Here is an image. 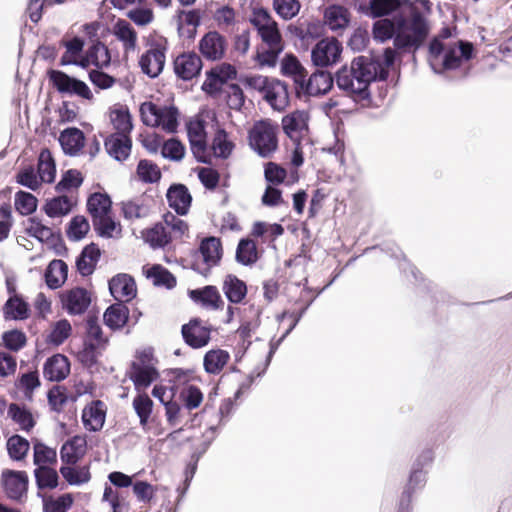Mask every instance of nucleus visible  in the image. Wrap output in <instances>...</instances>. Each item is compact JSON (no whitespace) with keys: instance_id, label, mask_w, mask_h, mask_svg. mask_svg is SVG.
<instances>
[{"instance_id":"obj_1","label":"nucleus","mask_w":512,"mask_h":512,"mask_svg":"<svg viewBox=\"0 0 512 512\" xmlns=\"http://www.w3.org/2000/svg\"><path fill=\"white\" fill-rule=\"evenodd\" d=\"M388 72L379 60L370 56L355 57L349 66L341 67L336 75L337 87L348 96L359 100L370 97L369 87L377 80H384Z\"/></svg>"},{"instance_id":"obj_2","label":"nucleus","mask_w":512,"mask_h":512,"mask_svg":"<svg viewBox=\"0 0 512 512\" xmlns=\"http://www.w3.org/2000/svg\"><path fill=\"white\" fill-rule=\"evenodd\" d=\"M396 27L394 46L404 51H416L430 32L427 18L415 7H411L407 15L396 14Z\"/></svg>"},{"instance_id":"obj_3","label":"nucleus","mask_w":512,"mask_h":512,"mask_svg":"<svg viewBox=\"0 0 512 512\" xmlns=\"http://www.w3.org/2000/svg\"><path fill=\"white\" fill-rule=\"evenodd\" d=\"M473 50L470 42L459 40L444 44L438 38H434L429 44V63L435 73L454 70L459 68L464 60L472 58Z\"/></svg>"},{"instance_id":"obj_4","label":"nucleus","mask_w":512,"mask_h":512,"mask_svg":"<svg viewBox=\"0 0 512 512\" xmlns=\"http://www.w3.org/2000/svg\"><path fill=\"white\" fill-rule=\"evenodd\" d=\"M279 126L270 119L256 121L248 133L249 146L262 158H270L278 149Z\"/></svg>"},{"instance_id":"obj_5","label":"nucleus","mask_w":512,"mask_h":512,"mask_svg":"<svg viewBox=\"0 0 512 512\" xmlns=\"http://www.w3.org/2000/svg\"><path fill=\"white\" fill-rule=\"evenodd\" d=\"M140 114L143 123L147 126H161L169 133L177 129L179 112L174 106L160 107L152 102H144L140 106Z\"/></svg>"},{"instance_id":"obj_6","label":"nucleus","mask_w":512,"mask_h":512,"mask_svg":"<svg viewBox=\"0 0 512 512\" xmlns=\"http://www.w3.org/2000/svg\"><path fill=\"white\" fill-rule=\"evenodd\" d=\"M48 78L56 90L61 94L75 95L92 101L94 96L88 85L60 70L48 71Z\"/></svg>"},{"instance_id":"obj_7","label":"nucleus","mask_w":512,"mask_h":512,"mask_svg":"<svg viewBox=\"0 0 512 512\" xmlns=\"http://www.w3.org/2000/svg\"><path fill=\"white\" fill-rule=\"evenodd\" d=\"M250 22L264 43L275 44L282 41L278 24L266 9H254Z\"/></svg>"},{"instance_id":"obj_8","label":"nucleus","mask_w":512,"mask_h":512,"mask_svg":"<svg viewBox=\"0 0 512 512\" xmlns=\"http://www.w3.org/2000/svg\"><path fill=\"white\" fill-rule=\"evenodd\" d=\"M228 41L218 31H209L199 40L198 50L201 56L208 61H220L227 52Z\"/></svg>"},{"instance_id":"obj_9","label":"nucleus","mask_w":512,"mask_h":512,"mask_svg":"<svg viewBox=\"0 0 512 512\" xmlns=\"http://www.w3.org/2000/svg\"><path fill=\"white\" fill-rule=\"evenodd\" d=\"M342 52L340 42L334 37L320 40L311 52V59L315 66L327 67L335 64Z\"/></svg>"},{"instance_id":"obj_10","label":"nucleus","mask_w":512,"mask_h":512,"mask_svg":"<svg viewBox=\"0 0 512 512\" xmlns=\"http://www.w3.org/2000/svg\"><path fill=\"white\" fill-rule=\"evenodd\" d=\"M309 113L304 110H296L282 119V127L285 134L293 141H309Z\"/></svg>"},{"instance_id":"obj_11","label":"nucleus","mask_w":512,"mask_h":512,"mask_svg":"<svg viewBox=\"0 0 512 512\" xmlns=\"http://www.w3.org/2000/svg\"><path fill=\"white\" fill-rule=\"evenodd\" d=\"M1 480L8 498L21 501L26 497L29 480L25 471L4 470Z\"/></svg>"},{"instance_id":"obj_12","label":"nucleus","mask_w":512,"mask_h":512,"mask_svg":"<svg viewBox=\"0 0 512 512\" xmlns=\"http://www.w3.org/2000/svg\"><path fill=\"white\" fill-rule=\"evenodd\" d=\"M181 333L185 343L194 349L206 346L211 338V329L197 318L184 324Z\"/></svg>"},{"instance_id":"obj_13","label":"nucleus","mask_w":512,"mask_h":512,"mask_svg":"<svg viewBox=\"0 0 512 512\" xmlns=\"http://www.w3.org/2000/svg\"><path fill=\"white\" fill-rule=\"evenodd\" d=\"M334 78L331 73L327 71H316L306 80L302 81L297 89L298 94H305L309 96H318L326 94L333 86Z\"/></svg>"},{"instance_id":"obj_14","label":"nucleus","mask_w":512,"mask_h":512,"mask_svg":"<svg viewBox=\"0 0 512 512\" xmlns=\"http://www.w3.org/2000/svg\"><path fill=\"white\" fill-rule=\"evenodd\" d=\"M187 134L191 151L199 162H206V132L202 120L190 121L187 124Z\"/></svg>"},{"instance_id":"obj_15","label":"nucleus","mask_w":512,"mask_h":512,"mask_svg":"<svg viewBox=\"0 0 512 512\" xmlns=\"http://www.w3.org/2000/svg\"><path fill=\"white\" fill-rule=\"evenodd\" d=\"M426 473L427 472L425 470L412 467L408 483L400 497L397 512H411L412 495L425 486Z\"/></svg>"},{"instance_id":"obj_16","label":"nucleus","mask_w":512,"mask_h":512,"mask_svg":"<svg viewBox=\"0 0 512 512\" xmlns=\"http://www.w3.org/2000/svg\"><path fill=\"white\" fill-rule=\"evenodd\" d=\"M202 68V60L194 52L183 53L174 60V71L183 80H191Z\"/></svg>"},{"instance_id":"obj_17","label":"nucleus","mask_w":512,"mask_h":512,"mask_svg":"<svg viewBox=\"0 0 512 512\" xmlns=\"http://www.w3.org/2000/svg\"><path fill=\"white\" fill-rule=\"evenodd\" d=\"M62 303L69 314L80 315L89 307L91 297L86 289L76 287L63 293Z\"/></svg>"},{"instance_id":"obj_18","label":"nucleus","mask_w":512,"mask_h":512,"mask_svg":"<svg viewBox=\"0 0 512 512\" xmlns=\"http://www.w3.org/2000/svg\"><path fill=\"white\" fill-rule=\"evenodd\" d=\"M111 295L118 302L129 301L136 296L137 288L134 279L127 274H118L109 281Z\"/></svg>"},{"instance_id":"obj_19","label":"nucleus","mask_w":512,"mask_h":512,"mask_svg":"<svg viewBox=\"0 0 512 512\" xmlns=\"http://www.w3.org/2000/svg\"><path fill=\"white\" fill-rule=\"evenodd\" d=\"M139 64L143 73L151 78L157 77L165 64L164 49L160 46L150 48L141 56Z\"/></svg>"},{"instance_id":"obj_20","label":"nucleus","mask_w":512,"mask_h":512,"mask_svg":"<svg viewBox=\"0 0 512 512\" xmlns=\"http://www.w3.org/2000/svg\"><path fill=\"white\" fill-rule=\"evenodd\" d=\"M199 254L202 258L203 264L205 265L206 271L217 266L223 254L220 239L214 236L203 239L199 246Z\"/></svg>"},{"instance_id":"obj_21","label":"nucleus","mask_w":512,"mask_h":512,"mask_svg":"<svg viewBox=\"0 0 512 512\" xmlns=\"http://www.w3.org/2000/svg\"><path fill=\"white\" fill-rule=\"evenodd\" d=\"M263 98L274 110L283 111L289 104L287 85L284 82L273 78L263 94Z\"/></svg>"},{"instance_id":"obj_22","label":"nucleus","mask_w":512,"mask_h":512,"mask_svg":"<svg viewBox=\"0 0 512 512\" xmlns=\"http://www.w3.org/2000/svg\"><path fill=\"white\" fill-rule=\"evenodd\" d=\"M159 377L157 370L148 364L133 362L129 371V378L133 381L135 389H146Z\"/></svg>"},{"instance_id":"obj_23","label":"nucleus","mask_w":512,"mask_h":512,"mask_svg":"<svg viewBox=\"0 0 512 512\" xmlns=\"http://www.w3.org/2000/svg\"><path fill=\"white\" fill-rule=\"evenodd\" d=\"M70 372V363L66 356L56 354L48 358L44 364L43 374L49 381L59 382Z\"/></svg>"},{"instance_id":"obj_24","label":"nucleus","mask_w":512,"mask_h":512,"mask_svg":"<svg viewBox=\"0 0 512 512\" xmlns=\"http://www.w3.org/2000/svg\"><path fill=\"white\" fill-rule=\"evenodd\" d=\"M166 198L169 206L179 215H185L188 212L192 201L191 194L183 184L171 185L167 191Z\"/></svg>"},{"instance_id":"obj_25","label":"nucleus","mask_w":512,"mask_h":512,"mask_svg":"<svg viewBox=\"0 0 512 512\" xmlns=\"http://www.w3.org/2000/svg\"><path fill=\"white\" fill-rule=\"evenodd\" d=\"M59 143L66 155L76 156L84 147L85 135L76 127L66 128L60 133Z\"/></svg>"},{"instance_id":"obj_26","label":"nucleus","mask_w":512,"mask_h":512,"mask_svg":"<svg viewBox=\"0 0 512 512\" xmlns=\"http://www.w3.org/2000/svg\"><path fill=\"white\" fill-rule=\"evenodd\" d=\"M104 145L111 157L117 161H123L130 155L132 141L125 134H111L106 138Z\"/></svg>"},{"instance_id":"obj_27","label":"nucleus","mask_w":512,"mask_h":512,"mask_svg":"<svg viewBox=\"0 0 512 512\" xmlns=\"http://www.w3.org/2000/svg\"><path fill=\"white\" fill-rule=\"evenodd\" d=\"M150 208V199L145 196L121 202L122 214L129 221L146 218L150 214Z\"/></svg>"},{"instance_id":"obj_28","label":"nucleus","mask_w":512,"mask_h":512,"mask_svg":"<svg viewBox=\"0 0 512 512\" xmlns=\"http://www.w3.org/2000/svg\"><path fill=\"white\" fill-rule=\"evenodd\" d=\"M189 296L194 302L210 310L219 309L224 304L218 289L211 285L191 290Z\"/></svg>"},{"instance_id":"obj_29","label":"nucleus","mask_w":512,"mask_h":512,"mask_svg":"<svg viewBox=\"0 0 512 512\" xmlns=\"http://www.w3.org/2000/svg\"><path fill=\"white\" fill-rule=\"evenodd\" d=\"M106 413L104 405L100 400L93 401L85 407L82 413V420L86 429L96 432L102 429Z\"/></svg>"},{"instance_id":"obj_30","label":"nucleus","mask_w":512,"mask_h":512,"mask_svg":"<svg viewBox=\"0 0 512 512\" xmlns=\"http://www.w3.org/2000/svg\"><path fill=\"white\" fill-rule=\"evenodd\" d=\"M86 446L85 437L74 436L61 447V460L67 464H75L85 454Z\"/></svg>"},{"instance_id":"obj_31","label":"nucleus","mask_w":512,"mask_h":512,"mask_svg":"<svg viewBox=\"0 0 512 512\" xmlns=\"http://www.w3.org/2000/svg\"><path fill=\"white\" fill-rule=\"evenodd\" d=\"M128 318L129 309L123 302L110 305L103 315L104 323L112 330H118L124 327Z\"/></svg>"},{"instance_id":"obj_32","label":"nucleus","mask_w":512,"mask_h":512,"mask_svg":"<svg viewBox=\"0 0 512 512\" xmlns=\"http://www.w3.org/2000/svg\"><path fill=\"white\" fill-rule=\"evenodd\" d=\"M100 257V250L95 244L87 245L76 260L77 270L82 276L91 275Z\"/></svg>"},{"instance_id":"obj_33","label":"nucleus","mask_w":512,"mask_h":512,"mask_svg":"<svg viewBox=\"0 0 512 512\" xmlns=\"http://www.w3.org/2000/svg\"><path fill=\"white\" fill-rule=\"evenodd\" d=\"M281 72L284 76L292 78L296 90L299 88L304 78H306L305 68L293 54H286L283 57L281 61Z\"/></svg>"},{"instance_id":"obj_34","label":"nucleus","mask_w":512,"mask_h":512,"mask_svg":"<svg viewBox=\"0 0 512 512\" xmlns=\"http://www.w3.org/2000/svg\"><path fill=\"white\" fill-rule=\"evenodd\" d=\"M68 266L61 259L50 262L45 272L46 284L51 289L59 288L67 279Z\"/></svg>"},{"instance_id":"obj_35","label":"nucleus","mask_w":512,"mask_h":512,"mask_svg":"<svg viewBox=\"0 0 512 512\" xmlns=\"http://www.w3.org/2000/svg\"><path fill=\"white\" fill-rule=\"evenodd\" d=\"M350 13L347 8L340 5H332L325 11V22L330 30L339 31L345 29L350 22Z\"/></svg>"},{"instance_id":"obj_36","label":"nucleus","mask_w":512,"mask_h":512,"mask_svg":"<svg viewBox=\"0 0 512 512\" xmlns=\"http://www.w3.org/2000/svg\"><path fill=\"white\" fill-rule=\"evenodd\" d=\"M116 38L122 42L125 52L134 51L137 43V33L129 22L118 20L113 28Z\"/></svg>"},{"instance_id":"obj_37","label":"nucleus","mask_w":512,"mask_h":512,"mask_svg":"<svg viewBox=\"0 0 512 512\" xmlns=\"http://www.w3.org/2000/svg\"><path fill=\"white\" fill-rule=\"evenodd\" d=\"M74 206V201L67 195L53 197L46 201L45 213L51 218L62 217L69 214Z\"/></svg>"},{"instance_id":"obj_38","label":"nucleus","mask_w":512,"mask_h":512,"mask_svg":"<svg viewBox=\"0 0 512 512\" xmlns=\"http://www.w3.org/2000/svg\"><path fill=\"white\" fill-rule=\"evenodd\" d=\"M111 199L108 195L94 193L87 200V209L92 221L107 214H111Z\"/></svg>"},{"instance_id":"obj_39","label":"nucleus","mask_w":512,"mask_h":512,"mask_svg":"<svg viewBox=\"0 0 512 512\" xmlns=\"http://www.w3.org/2000/svg\"><path fill=\"white\" fill-rule=\"evenodd\" d=\"M223 291L231 303H240L247 294L246 284L234 275L226 276L223 283Z\"/></svg>"},{"instance_id":"obj_40","label":"nucleus","mask_w":512,"mask_h":512,"mask_svg":"<svg viewBox=\"0 0 512 512\" xmlns=\"http://www.w3.org/2000/svg\"><path fill=\"white\" fill-rule=\"evenodd\" d=\"M230 355L227 351L222 349H212L206 352L203 365L204 369L209 374H218L227 364Z\"/></svg>"},{"instance_id":"obj_41","label":"nucleus","mask_w":512,"mask_h":512,"mask_svg":"<svg viewBox=\"0 0 512 512\" xmlns=\"http://www.w3.org/2000/svg\"><path fill=\"white\" fill-rule=\"evenodd\" d=\"M144 273L148 279L152 280L155 286H162L167 289H172L176 286V278L160 264L152 265Z\"/></svg>"},{"instance_id":"obj_42","label":"nucleus","mask_w":512,"mask_h":512,"mask_svg":"<svg viewBox=\"0 0 512 512\" xmlns=\"http://www.w3.org/2000/svg\"><path fill=\"white\" fill-rule=\"evenodd\" d=\"M8 417H10L20 429L29 432L35 426V420L32 413L17 403H11L8 407Z\"/></svg>"},{"instance_id":"obj_43","label":"nucleus","mask_w":512,"mask_h":512,"mask_svg":"<svg viewBox=\"0 0 512 512\" xmlns=\"http://www.w3.org/2000/svg\"><path fill=\"white\" fill-rule=\"evenodd\" d=\"M259 258L256 243L248 238L241 239L236 249V261L249 266L257 262Z\"/></svg>"},{"instance_id":"obj_44","label":"nucleus","mask_w":512,"mask_h":512,"mask_svg":"<svg viewBox=\"0 0 512 512\" xmlns=\"http://www.w3.org/2000/svg\"><path fill=\"white\" fill-rule=\"evenodd\" d=\"M38 177L42 182L52 183L56 175L55 161L49 149H42L38 157Z\"/></svg>"},{"instance_id":"obj_45","label":"nucleus","mask_w":512,"mask_h":512,"mask_svg":"<svg viewBox=\"0 0 512 512\" xmlns=\"http://www.w3.org/2000/svg\"><path fill=\"white\" fill-rule=\"evenodd\" d=\"M396 15L392 18H383L373 24V36L375 40L385 42L396 37Z\"/></svg>"},{"instance_id":"obj_46","label":"nucleus","mask_w":512,"mask_h":512,"mask_svg":"<svg viewBox=\"0 0 512 512\" xmlns=\"http://www.w3.org/2000/svg\"><path fill=\"white\" fill-rule=\"evenodd\" d=\"M6 448L9 457L14 461H21L25 459L30 449L29 441L18 435H12L7 439Z\"/></svg>"},{"instance_id":"obj_47","label":"nucleus","mask_w":512,"mask_h":512,"mask_svg":"<svg viewBox=\"0 0 512 512\" xmlns=\"http://www.w3.org/2000/svg\"><path fill=\"white\" fill-rule=\"evenodd\" d=\"M61 44L65 47L66 51L60 59V65L66 66L76 63V59L79 58L83 51L84 40L76 36L71 40H63Z\"/></svg>"},{"instance_id":"obj_48","label":"nucleus","mask_w":512,"mask_h":512,"mask_svg":"<svg viewBox=\"0 0 512 512\" xmlns=\"http://www.w3.org/2000/svg\"><path fill=\"white\" fill-rule=\"evenodd\" d=\"M89 59L97 69H103L110 65L111 55L105 44L100 41L93 43L88 48Z\"/></svg>"},{"instance_id":"obj_49","label":"nucleus","mask_w":512,"mask_h":512,"mask_svg":"<svg viewBox=\"0 0 512 512\" xmlns=\"http://www.w3.org/2000/svg\"><path fill=\"white\" fill-rule=\"evenodd\" d=\"M86 337L84 342L93 343L94 346L104 348L107 344V338L103 336L102 328L98 323V319L89 316L85 324Z\"/></svg>"},{"instance_id":"obj_50","label":"nucleus","mask_w":512,"mask_h":512,"mask_svg":"<svg viewBox=\"0 0 512 512\" xmlns=\"http://www.w3.org/2000/svg\"><path fill=\"white\" fill-rule=\"evenodd\" d=\"M133 409L139 417L142 427H145L149 421L153 409V401L147 394H138L132 402Z\"/></svg>"},{"instance_id":"obj_51","label":"nucleus","mask_w":512,"mask_h":512,"mask_svg":"<svg viewBox=\"0 0 512 512\" xmlns=\"http://www.w3.org/2000/svg\"><path fill=\"white\" fill-rule=\"evenodd\" d=\"M144 237L145 241L153 248H162L166 246L172 238L166 230V227L161 223L156 224L151 229H148Z\"/></svg>"},{"instance_id":"obj_52","label":"nucleus","mask_w":512,"mask_h":512,"mask_svg":"<svg viewBox=\"0 0 512 512\" xmlns=\"http://www.w3.org/2000/svg\"><path fill=\"white\" fill-rule=\"evenodd\" d=\"M399 6V0H370L367 15L372 18H380L397 10Z\"/></svg>"},{"instance_id":"obj_53","label":"nucleus","mask_w":512,"mask_h":512,"mask_svg":"<svg viewBox=\"0 0 512 512\" xmlns=\"http://www.w3.org/2000/svg\"><path fill=\"white\" fill-rule=\"evenodd\" d=\"M33 462L38 467L47 466L57 461V453L53 448L48 447L42 442L36 441L33 445Z\"/></svg>"},{"instance_id":"obj_54","label":"nucleus","mask_w":512,"mask_h":512,"mask_svg":"<svg viewBox=\"0 0 512 512\" xmlns=\"http://www.w3.org/2000/svg\"><path fill=\"white\" fill-rule=\"evenodd\" d=\"M289 32L302 41L309 42L319 35V25L311 22H300L291 24L288 28Z\"/></svg>"},{"instance_id":"obj_55","label":"nucleus","mask_w":512,"mask_h":512,"mask_svg":"<svg viewBox=\"0 0 512 512\" xmlns=\"http://www.w3.org/2000/svg\"><path fill=\"white\" fill-rule=\"evenodd\" d=\"M34 474L39 489H53L57 487L58 474L54 469L48 466H40L35 469Z\"/></svg>"},{"instance_id":"obj_56","label":"nucleus","mask_w":512,"mask_h":512,"mask_svg":"<svg viewBox=\"0 0 512 512\" xmlns=\"http://www.w3.org/2000/svg\"><path fill=\"white\" fill-rule=\"evenodd\" d=\"M233 143L228 140V134L224 129H218L214 135L212 149L215 156L220 158H227L232 150Z\"/></svg>"},{"instance_id":"obj_57","label":"nucleus","mask_w":512,"mask_h":512,"mask_svg":"<svg viewBox=\"0 0 512 512\" xmlns=\"http://www.w3.org/2000/svg\"><path fill=\"white\" fill-rule=\"evenodd\" d=\"M179 398L188 410L196 409L203 401V393L195 385H187L183 387L179 393Z\"/></svg>"},{"instance_id":"obj_58","label":"nucleus","mask_w":512,"mask_h":512,"mask_svg":"<svg viewBox=\"0 0 512 512\" xmlns=\"http://www.w3.org/2000/svg\"><path fill=\"white\" fill-rule=\"evenodd\" d=\"M25 231L29 236L36 238L40 242L49 241L53 237L52 229L43 225L36 218L28 219Z\"/></svg>"},{"instance_id":"obj_59","label":"nucleus","mask_w":512,"mask_h":512,"mask_svg":"<svg viewBox=\"0 0 512 512\" xmlns=\"http://www.w3.org/2000/svg\"><path fill=\"white\" fill-rule=\"evenodd\" d=\"M28 305L18 297L9 298L5 304L6 318L23 320L28 317Z\"/></svg>"},{"instance_id":"obj_60","label":"nucleus","mask_w":512,"mask_h":512,"mask_svg":"<svg viewBox=\"0 0 512 512\" xmlns=\"http://www.w3.org/2000/svg\"><path fill=\"white\" fill-rule=\"evenodd\" d=\"M139 178L146 183L157 182L161 178L159 167L150 160H140L137 166Z\"/></svg>"},{"instance_id":"obj_61","label":"nucleus","mask_w":512,"mask_h":512,"mask_svg":"<svg viewBox=\"0 0 512 512\" xmlns=\"http://www.w3.org/2000/svg\"><path fill=\"white\" fill-rule=\"evenodd\" d=\"M15 208L21 215H30L37 208V198L29 192L19 191L15 195Z\"/></svg>"},{"instance_id":"obj_62","label":"nucleus","mask_w":512,"mask_h":512,"mask_svg":"<svg viewBox=\"0 0 512 512\" xmlns=\"http://www.w3.org/2000/svg\"><path fill=\"white\" fill-rule=\"evenodd\" d=\"M60 473L71 485H80L90 480V473L86 467L78 470L70 466H62Z\"/></svg>"},{"instance_id":"obj_63","label":"nucleus","mask_w":512,"mask_h":512,"mask_svg":"<svg viewBox=\"0 0 512 512\" xmlns=\"http://www.w3.org/2000/svg\"><path fill=\"white\" fill-rule=\"evenodd\" d=\"M89 228V223L84 216H75L70 221L67 236L74 241L81 240L88 233Z\"/></svg>"},{"instance_id":"obj_64","label":"nucleus","mask_w":512,"mask_h":512,"mask_svg":"<svg viewBox=\"0 0 512 512\" xmlns=\"http://www.w3.org/2000/svg\"><path fill=\"white\" fill-rule=\"evenodd\" d=\"M273 7L281 18L289 20L299 13L300 3L298 0H273Z\"/></svg>"}]
</instances>
